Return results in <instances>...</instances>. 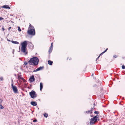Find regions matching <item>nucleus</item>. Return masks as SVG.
Returning <instances> with one entry per match:
<instances>
[{"label": "nucleus", "instance_id": "1", "mask_svg": "<svg viewBox=\"0 0 125 125\" xmlns=\"http://www.w3.org/2000/svg\"><path fill=\"white\" fill-rule=\"evenodd\" d=\"M21 51L25 55L27 54L28 53V52L26 49L27 43V41H25L22 42L21 43Z\"/></svg>", "mask_w": 125, "mask_h": 125}, {"label": "nucleus", "instance_id": "2", "mask_svg": "<svg viewBox=\"0 0 125 125\" xmlns=\"http://www.w3.org/2000/svg\"><path fill=\"white\" fill-rule=\"evenodd\" d=\"M39 60L37 57H34L31 58L30 61L28 62V63L30 65H36L38 64Z\"/></svg>", "mask_w": 125, "mask_h": 125}, {"label": "nucleus", "instance_id": "3", "mask_svg": "<svg viewBox=\"0 0 125 125\" xmlns=\"http://www.w3.org/2000/svg\"><path fill=\"white\" fill-rule=\"evenodd\" d=\"M27 32L29 35H35V32L34 28L30 24L29 26Z\"/></svg>", "mask_w": 125, "mask_h": 125}, {"label": "nucleus", "instance_id": "4", "mask_svg": "<svg viewBox=\"0 0 125 125\" xmlns=\"http://www.w3.org/2000/svg\"><path fill=\"white\" fill-rule=\"evenodd\" d=\"M99 116L97 115L94 117L93 118H92L90 119V124H94L95 123L97 122V120H99Z\"/></svg>", "mask_w": 125, "mask_h": 125}, {"label": "nucleus", "instance_id": "5", "mask_svg": "<svg viewBox=\"0 0 125 125\" xmlns=\"http://www.w3.org/2000/svg\"><path fill=\"white\" fill-rule=\"evenodd\" d=\"M29 94L30 95L31 97L32 98H35L37 96V94L33 90H32L31 92L29 93Z\"/></svg>", "mask_w": 125, "mask_h": 125}, {"label": "nucleus", "instance_id": "6", "mask_svg": "<svg viewBox=\"0 0 125 125\" xmlns=\"http://www.w3.org/2000/svg\"><path fill=\"white\" fill-rule=\"evenodd\" d=\"M12 84H11V87L13 90L14 92L15 93H18V89L16 86H14L13 85V81L12 80Z\"/></svg>", "mask_w": 125, "mask_h": 125}, {"label": "nucleus", "instance_id": "7", "mask_svg": "<svg viewBox=\"0 0 125 125\" xmlns=\"http://www.w3.org/2000/svg\"><path fill=\"white\" fill-rule=\"evenodd\" d=\"M35 80V78L34 75H33L30 76L29 79V81L31 83L33 82Z\"/></svg>", "mask_w": 125, "mask_h": 125}, {"label": "nucleus", "instance_id": "8", "mask_svg": "<svg viewBox=\"0 0 125 125\" xmlns=\"http://www.w3.org/2000/svg\"><path fill=\"white\" fill-rule=\"evenodd\" d=\"M43 68V67L42 66V67H40L37 69H36V70H35L33 71V72H36L37 71L40 70H42Z\"/></svg>", "mask_w": 125, "mask_h": 125}, {"label": "nucleus", "instance_id": "9", "mask_svg": "<svg viewBox=\"0 0 125 125\" xmlns=\"http://www.w3.org/2000/svg\"><path fill=\"white\" fill-rule=\"evenodd\" d=\"M1 7L2 8H3L5 9H10V7H9V6L8 5H4L3 6Z\"/></svg>", "mask_w": 125, "mask_h": 125}, {"label": "nucleus", "instance_id": "10", "mask_svg": "<svg viewBox=\"0 0 125 125\" xmlns=\"http://www.w3.org/2000/svg\"><path fill=\"white\" fill-rule=\"evenodd\" d=\"M31 105L33 106H36L37 105V104L35 102L32 101L31 102Z\"/></svg>", "mask_w": 125, "mask_h": 125}, {"label": "nucleus", "instance_id": "11", "mask_svg": "<svg viewBox=\"0 0 125 125\" xmlns=\"http://www.w3.org/2000/svg\"><path fill=\"white\" fill-rule=\"evenodd\" d=\"M107 49H108L107 48L104 52H103L102 53H101L100 54V55L97 58V59H96V61L98 59V58H99V57L102 54L104 53L105 52L107 51Z\"/></svg>", "mask_w": 125, "mask_h": 125}, {"label": "nucleus", "instance_id": "12", "mask_svg": "<svg viewBox=\"0 0 125 125\" xmlns=\"http://www.w3.org/2000/svg\"><path fill=\"white\" fill-rule=\"evenodd\" d=\"M40 90L41 91L43 88V84L42 83H41L40 84Z\"/></svg>", "mask_w": 125, "mask_h": 125}, {"label": "nucleus", "instance_id": "13", "mask_svg": "<svg viewBox=\"0 0 125 125\" xmlns=\"http://www.w3.org/2000/svg\"><path fill=\"white\" fill-rule=\"evenodd\" d=\"M18 79L20 81H21V80H23V78H22L20 75H19L18 76Z\"/></svg>", "mask_w": 125, "mask_h": 125}, {"label": "nucleus", "instance_id": "14", "mask_svg": "<svg viewBox=\"0 0 125 125\" xmlns=\"http://www.w3.org/2000/svg\"><path fill=\"white\" fill-rule=\"evenodd\" d=\"M11 42L12 43H13L15 44H19V42H18L14 41H11Z\"/></svg>", "mask_w": 125, "mask_h": 125}, {"label": "nucleus", "instance_id": "15", "mask_svg": "<svg viewBox=\"0 0 125 125\" xmlns=\"http://www.w3.org/2000/svg\"><path fill=\"white\" fill-rule=\"evenodd\" d=\"M48 63L50 65H52V63H53V62L52 61H51L50 60H49L48 61Z\"/></svg>", "mask_w": 125, "mask_h": 125}, {"label": "nucleus", "instance_id": "16", "mask_svg": "<svg viewBox=\"0 0 125 125\" xmlns=\"http://www.w3.org/2000/svg\"><path fill=\"white\" fill-rule=\"evenodd\" d=\"M53 47H50V49L49 50V53L51 52H52V50Z\"/></svg>", "mask_w": 125, "mask_h": 125}, {"label": "nucleus", "instance_id": "17", "mask_svg": "<svg viewBox=\"0 0 125 125\" xmlns=\"http://www.w3.org/2000/svg\"><path fill=\"white\" fill-rule=\"evenodd\" d=\"M44 116L45 117H47L48 116V115L47 114H44Z\"/></svg>", "mask_w": 125, "mask_h": 125}, {"label": "nucleus", "instance_id": "18", "mask_svg": "<svg viewBox=\"0 0 125 125\" xmlns=\"http://www.w3.org/2000/svg\"><path fill=\"white\" fill-rule=\"evenodd\" d=\"M86 112L87 113H92V111L91 110L90 111H87Z\"/></svg>", "mask_w": 125, "mask_h": 125}, {"label": "nucleus", "instance_id": "19", "mask_svg": "<svg viewBox=\"0 0 125 125\" xmlns=\"http://www.w3.org/2000/svg\"><path fill=\"white\" fill-rule=\"evenodd\" d=\"M18 30L19 31H21V30L20 29V27L19 26L18 27Z\"/></svg>", "mask_w": 125, "mask_h": 125}, {"label": "nucleus", "instance_id": "20", "mask_svg": "<svg viewBox=\"0 0 125 125\" xmlns=\"http://www.w3.org/2000/svg\"><path fill=\"white\" fill-rule=\"evenodd\" d=\"M3 107L0 104V108L1 109H3Z\"/></svg>", "mask_w": 125, "mask_h": 125}, {"label": "nucleus", "instance_id": "21", "mask_svg": "<svg viewBox=\"0 0 125 125\" xmlns=\"http://www.w3.org/2000/svg\"><path fill=\"white\" fill-rule=\"evenodd\" d=\"M122 68L123 69H125V66L124 65L122 66Z\"/></svg>", "mask_w": 125, "mask_h": 125}, {"label": "nucleus", "instance_id": "22", "mask_svg": "<svg viewBox=\"0 0 125 125\" xmlns=\"http://www.w3.org/2000/svg\"><path fill=\"white\" fill-rule=\"evenodd\" d=\"M94 113L95 114H99V113L98 111H95L94 112Z\"/></svg>", "mask_w": 125, "mask_h": 125}, {"label": "nucleus", "instance_id": "23", "mask_svg": "<svg viewBox=\"0 0 125 125\" xmlns=\"http://www.w3.org/2000/svg\"><path fill=\"white\" fill-rule=\"evenodd\" d=\"M3 18H2L1 17H0V20H3Z\"/></svg>", "mask_w": 125, "mask_h": 125}, {"label": "nucleus", "instance_id": "24", "mask_svg": "<svg viewBox=\"0 0 125 125\" xmlns=\"http://www.w3.org/2000/svg\"><path fill=\"white\" fill-rule=\"evenodd\" d=\"M37 121V120H36V119H35L34 120L33 122H36Z\"/></svg>", "mask_w": 125, "mask_h": 125}, {"label": "nucleus", "instance_id": "25", "mask_svg": "<svg viewBox=\"0 0 125 125\" xmlns=\"http://www.w3.org/2000/svg\"><path fill=\"white\" fill-rule=\"evenodd\" d=\"M50 47H53V43L52 42L51 43V46Z\"/></svg>", "mask_w": 125, "mask_h": 125}, {"label": "nucleus", "instance_id": "26", "mask_svg": "<svg viewBox=\"0 0 125 125\" xmlns=\"http://www.w3.org/2000/svg\"><path fill=\"white\" fill-rule=\"evenodd\" d=\"M2 30L3 31H4L5 30V29L4 28V27H2Z\"/></svg>", "mask_w": 125, "mask_h": 125}, {"label": "nucleus", "instance_id": "27", "mask_svg": "<svg viewBox=\"0 0 125 125\" xmlns=\"http://www.w3.org/2000/svg\"><path fill=\"white\" fill-rule=\"evenodd\" d=\"M0 79L1 80H3V78L2 77H0Z\"/></svg>", "mask_w": 125, "mask_h": 125}, {"label": "nucleus", "instance_id": "28", "mask_svg": "<svg viewBox=\"0 0 125 125\" xmlns=\"http://www.w3.org/2000/svg\"><path fill=\"white\" fill-rule=\"evenodd\" d=\"M117 57V56L116 55H114V57H115V58H116V57Z\"/></svg>", "mask_w": 125, "mask_h": 125}, {"label": "nucleus", "instance_id": "29", "mask_svg": "<svg viewBox=\"0 0 125 125\" xmlns=\"http://www.w3.org/2000/svg\"><path fill=\"white\" fill-rule=\"evenodd\" d=\"M2 100L1 99H0V103H2Z\"/></svg>", "mask_w": 125, "mask_h": 125}, {"label": "nucleus", "instance_id": "30", "mask_svg": "<svg viewBox=\"0 0 125 125\" xmlns=\"http://www.w3.org/2000/svg\"><path fill=\"white\" fill-rule=\"evenodd\" d=\"M24 64H25V65H27V62H25L24 63Z\"/></svg>", "mask_w": 125, "mask_h": 125}, {"label": "nucleus", "instance_id": "31", "mask_svg": "<svg viewBox=\"0 0 125 125\" xmlns=\"http://www.w3.org/2000/svg\"><path fill=\"white\" fill-rule=\"evenodd\" d=\"M11 27H10L9 28V30H10V29H11Z\"/></svg>", "mask_w": 125, "mask_h": 125}, {"label": "nucleus", "instance_id": "32", "mask_svg": "<svg viewBox=\"0 0 125 125\" xmlns=\"http://www.w3.org/2000/svg\"><path fill=\"white\" fill-rule=\"evenodd\" d=\"M14 50H13V53H14Z\"/></svg>", "mask_w": 125, "mask_h": 125}, {"label": "nucleus", "instance_id": "33", "mask_svg": "<svg viewBox=\"0 0 125 125\" xmlns=\"http://www.w3.org/2000/svg\"><path fill=\"white\" fill-rule=\"evenodd\" d=\"M8 41H10V40H8Z\"/></svg>", "mask_w": 125, "mask_h": 125}, {"label": "nucleus", "instance_id": "34", "mask_svg": "<svg viewBox=\"0 0 125 125\" xmlns=\"http://www.w3.org/2000/svg\"><path fill=\"white\" fill-rule=\"evenodd\" d=\"M92 76H93V74H92Z\"/></svg>", "mask_w": 125, "mask_h": 125}]
</instances>
